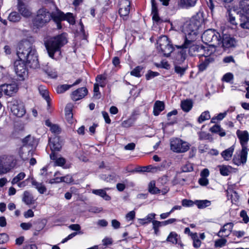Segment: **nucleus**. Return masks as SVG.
<instances>
[{
  "mask_svg": "<svg viewBox=\"0 0 249 249\" xmlns=\"http://www.w3.org/2000/svg\"><path fill=\"white\" fill-rule=\"evenodd\" d=\"M108 189V188H105V189H93L92 190V193L94 195L103 197L106 200H109L111 197L107 194L106 192V190Z\"/></svg>",
  "mask_w": 249,
  "mask_h": 249,
  "instance_id": "nucleus-29",
  "label": "nucleus"
},
{
  "mask_svg": "<svg viewBox=\"0 0 249 249\" xmlns=\"http://www.w3.org/2000/svg\"><path fill=\"white\" fill-rule=\"evenodd\" d=\"M247 150V147H244L242 148L241 151L239 153H236L232 160L234 164L239 166L246 162L248 155Z\"/></svg>",
  "mask_w": 249,
  "mask_h": 249,
  "instance_id": "nucleus-11",
  "label": "nucleus"
},
{
  "mask_svg": "<svg viewBox=\"0 0 249 249\" xmlns=\"http://www.w3.org/2000/svg\"><path fill=\"white\" fill-rule=\"evenodd\" d=\"M72 116H73V115H72L71 110H69L68 111H66V119L67 120L68 122L70 124H72L73 123Z\"/></svg>",
  "mask_w": 249,
  "mask_h": 249,
  "instance_id": "nucleus-56",
  "label": "nucleus"
},
{
  "mask_svg": "<svg viewBox=\"0 0 249 249\" xmlns=\"http://www.w3.org/2000/svg\"><path fill=\"white\" fill-rule=\"evenodd\" d=\"M181 107L182 110L188 112L192 107V103L190 100H184L181 102Z\"/></svg>",
  "mask_w": 249,
  "mask_h": 249,
  "instance_id": "nucleus-37",
  "label": "nucleus"
},
{
  "mask_svg": "<svg viewBox=\"0 0 249 249\" xmlns=\"http://www.w3.org/2000/svg\"><path fill=\"white\" fill-rule=\"evenodd\" d=\"M124 6H122L119 9V14L121 17H125L127 16L130 11L129 5L130 4V2L128 0H124L123 1Z\"/></svg>",
  "mask_w": 249,
  "mask_h": 249,
  "instance_id": "nucleus-25",
  "label": "nucleus"
},
{
  "mask_svg": "<svg viewBox=\"0 0 249 249\" xmlns=\"http://www.w3.org/2000/svg\"><path fill=\"white\" fill-rule=\"evenodd\" d=\"M8 107L13 115L18 117H22L26 113L24 104L20 100H13L9 103Z\"/></svg>",
  "mask_w": 249,
  "mask_h": 249,
  "instance_id": "nucleus-8",
  "label": "nucleus"
},
{
  "mask_svg": "<svg viewBox=\"0 0 249 249\" xmlns=\"http://www.w3.org/2000/svg\"><path fill=\"white\" fill-rule=\"evenodd\" d=\"M32 183L40 194H43L46 191V188L42 183L38 182L35 180L32 181Z\"/></svg>",
  "mask_w": 249,
  "mask_h": 249,
  "instance_id": "nucleus-34",
  "label": "nucleus"
},
{
  "mask_svg": "<svg viewBox=\"0 0 249 249\" xmlns=\"http://www.w3.org/2000/svg\"><path fill=\"white\" fill-rule=\"evenodd\" d=\"M234 150V147L233 145H232L229 148L222 151L221 153V156L223 158L224 160L226 161L230 160L231 158Z\"/></svg>",
  "mask_w": 249,
  "mask_h": 249,
  "instance_id": "nucleus-24",
  "label": "nucleus"
},
{
  "mask_svg": "<svg viewBox=\"0 0 249 249\" xmlns=\"http://www.w3.org/2000/svg\"><path fill=\"white\" fill-rule=\"evenodd\" d=\"M236 135L240 140L242 148L247 147V144L249 140V135L247 131L237 130Z\"/></svg>",
  "mask_w": 249,
  "mask_h": 249,
  "instance_id": "nucleus-20",
  "label": "nucleus"
},
{
  "mask_svg": "<svg viewBox=\"0 0 249 249\" xmlns=\"http://www.w3.org/2000/svg\"><path fill=\"white\" fill-rule=\"evenodd\" d=\"M239 6L244 13L249 14V0H242Z\"/></svg>",
  "mask_w": 249,
  "mask_h": 249,
  "instance_id": "nucleus-35",
  "label": "nucleus"
},
{
  "mask_svg": "<svg viewBox=\"0 0 249 249\" xmlns=\"http://www.w3.org/2000/svg\"><path fill=\"white\" fill-rule=\"evenodd\" d=\"M25 177V174L24 172H20L15 178H14L11 181L12 184H17L20 180H22Z\"/></svg>",
  "mask_w": 249,
  "mask_h": 249,
  "instance_id": "nucleus-44",
  "label": "nucleus"
},
{
  "mask_svg": "<svg viewBox=\"0 0 249 249\" xmlns=\"http://www.w3.org/2000/svg\"><path fill=\"white\" fill-rule=\"evenodd\" d=\"M45 124L50 127V130L52 133L58 134L61 132V128L58 125L52 124L49 120L46 121Z\"/></svg>",
  "mask_w": 249,
  "mask_h": 249,
  "instance_id": "nucleus-33",
  "label": "nucleus"
},
{
  "mask_svg": "<svg viewBox=\"0 0 249 249\" xmlns=\"http://www.w3.org/2000/svg\"><path fill=\"white\" fill-rule=\"evenodd\" d=\"M156 214L154 213H151L148 214L145 218L140 219V220H147V222H144V223H148L151 222H152V220L155 217Z\"/></svg>",
  "mask_w": 249,
  "mask_h": 249,
  "instance_id": "nucleus-51",
  "label": "nucleus"
},
{
  "mask_svg": "<svg viewBox=\"0 0 249 249\" xmlns=\"http://www.w3.org/2000/svg\"><path fill=\"white\" fill-rule=\"evenodd\" d=\"M107 77L105 75H98L96 78V81L98 83L97 85H99V86L101 87H104L106 85Z\"/></svg>",
  "mask_w": 249,
  "mask_h": 249,
  "instance_id": "nucleus-38",
  "label": "nucleus"
},
{
  "mask_svg": "<svg viewBox=\"0 0 249 249\" xmlns=\"http://www.w3.org/2000/svg\"><path fill=\"white\" fill-rule=\"evenodd\" d=\"M240 26L243 28L249 30V18L243 17Z\"/></svg>",
  "mask_w": 249,
  "mask_h": 249,
  "instance_id": "nucleus-46",
  "label": "nucleus"
},
{
  "mask_svg": "<svg viewBox=\"0 0 249 249\" xmlns=\"http://www.w3.org/2000/svg\"><path fill=\"white\" fill-rule=\"evenodd\" d=\"M159 73L158 72H154L149 71L148 73L146 74V78L147 80H149L152 78H154L157 76H158Z\"/></svg>",
  "mask_w": 249,
  "mask_h": 249,
  "instance_id": "nucleus-57",
  "label": "nucleus"
},
{
  "mask_svg": "<svg viewBox=\"0 0 249 249\" xmlns=\"http://www.w3.org/2000/svg\"><path fill=\"white\" fill-rule=\"evenodd\" d=\"M51 160L55 161V164L57 166H63L66 162L64 158L60 157L57 158L54 153H52L50 155Z\"/></svg>",
  "mask_w": 249,
  "mask_h": 249,
  "instance_id": "nucleus-31",
  "label": "nucleus"
},
{
  "mask_svg": "<svg viewBox=\"0 0 249 249\" xmlns=\"http://www.w3.org/2000/svg\"><path fill=\"white\" fill-rule=\"evenodd\" d=\"M175 71L176 72L179 74L181 76L184 74L185 71V69L180 66H176L175 68Z\"/></svg>",
  "mask_w": 249,
  "mask_h": 249,
  "instance_id": "nucleus-59",
  "label": "nucleus"
},
{
  "mask_svg": "<svg viewBox=\"0 0 249 249\" xmlns=\"http://www.w3.org/2000/svg\"><path fill=\"white\" fill-rule=\"evenodd\" d=\"M17 55L19 59L25 61L31 68L36 69L38 66V61L35 48L28 40L19 43L17 50Z\"/></svg>",
  "mask_w": 249,
  "mask_h": 249,
  "instance_id": "nucleus-1",
  "label": "nucleus"
},
{
  "mask_svg": "<svg viewBox=\"0 0 249 249\" xmlns=\"http://www.w3.org/2000/svg\"><path fill=\"white\" fill-rule=\"evenodd\" d=\"M25 61L21 60H17L15 62V71L17 75L19 77L20 80L24 79L27 75V70L25 64Z\"/></svg>",
  "mask_w": 249,
  "mask_h": 249,
  "instance_id": "nucleus-10",
  "label": "nucleus"
},
{
  "mask_svg": "<svg viewBox=\"0 0 249 249\" xmlns=\"http://www.w3.org/2000/svg\"><path fill=\"white\" fill-rule=\"evenodd\" d=\"M171 149L177 153H183L189 148V144L180 139H173L170 142Z\"/></svg>",
  "mask_w": 249,
  "mask_h": 249,
  "instance_id": "nucleus-9",
  "label": "nucleus"
},
{
  "mask_svg": "<svg viewBox=\"0 0 249 249\" xmlns=\"http://www.w3.org/2000/svg\"><path fill=\"white\" fill-rule=\"evenodd\" d=\"M182 171L183 172H188L193 171V168L192 164L190 163H186L181 168Z\"/></svg>",
  "mask_w": 249,
  "mask_h": 249,
  "instance_id": "nucleus-54",
  "label": "nucleus"
},
{
  "mask_svg": "<svg viewBox=\"0 0 249 249\" xmlns=\"http://www.w3.org/2000/svg\"><path fill=\"white\" fill-rule=\"evenodd\" d=\"M49 144L52 151V153H54L55 151H60L62 147L60 138L58 136H55L53 138H50L49 140Z\"/></svg>",
  "mask_w": 249,
  "mask_h": 249,
  "instance_id": "nucleus-17",
  "label": "nucleus"
},
{
  "mask_svg": "<svg viewBox=\"0 0 249 249\" xmlns=\"http://www.w3.org/2000/svg\"><path fill=\"white\" fill-rule=\"evenodd\" d=\"M68 21L70 24H73L75 23V20L72 14L71 13H67L64 14V20Z\"/></svg>",
  "mask_w": 249,
  "mask_h": 249,
  "instance_id": "nucleus-47",
  "label": "nucleus"
},
{
  "mask_svg": "<svg viewBox=\"0 0 249 249\" xmlns=\"http://www.w3.org/2000/svg\"><path fill=\"white\" fill-rule=\"evenodd\" d=\"M196 39L193 35L191 37L188 36V39H185L183 44L177 46V47L178 49H188V53L190 55H197L199 45L195 44Z\"/></svg>",
  "mask_w": 249,
  "mask_h": 249,
  "instance_id": "nucleus-7",
  "label": "nucleus"
},
{
  "mask_svg": "<svg viewBox=\"0 0 249 249\" xmlns=\"http://www.w3.org/2000/svg\"><path fill=\"white\" fill-rule=\"evenodd\" d=\"M67 42L66 34L64 33L49 39L45 43V47L49 56L53 58L54 53L59 51L60 48Z\"/></svg>",
  "mask_w": 249,
  "mask_h": 249,
  "instance_id": "nucleus-2",
  "label": "nucleus"
},
{
  "mask_svg": "<svg viewBox=\"0 0 249 249\" xmlns=\"http://www.w3.org/2000/svg\"><path fill=\"white\" fill-rule=\"evenodd\" d=\"M195 203L199 209H204L211 205V201L207 200H196Z\"/></svg>",
  "mask_w": 249,
  "mask_h": 249,
  "instance_id": "nucleus-36",
  "label": "nucleus"
},
{
  "mask_svg": "<svg viewBox=\"0 0 249 249\" xmlns=\"http://www.w3.org/2000/svg\"><path fill=\"white\" fill-rule=\"evenodd\" d=\"M20 18V16L16 12H12L8 17L9 20L14 22L19 21Z\"/></svg>",
  "mask_w": 249,
  "mask_h": 249,
  "instance_id": "nucleus-42",
  "label": "nucleus"
},
{
  "mask_svg": "<svg viewBox=\"0 0 249 249\" xmlns=\"http://www.w3.org/2000/svg\"><path fill=\"white\" fill-rule=\"evenodd\" d=\"M199 137L200 140H208L210 138V135L205 132L201 131L199 133Z\"/></svg>",
  "mask_w": 249,
  "mask_h": 249,
  "instance_id": "nucleus-60",
  "label": "nucleus"
},
{
  "mask_svg": "<svg viewBox=\"0 0 249 249\" xmlns=\"http://www.w3.org/2000/svg\"><path fill=\"white\" fill-rule=\"evenodd\" d=\"M198 182L202 186H206L208 184L209 181L207 178L201 177L198 180Z\"/></svg>",
  "mask_w": 249,
  "mask_h": 249,
  "instance_id": "nucleus-62",
  "label": "nucleus"
},
{
  "mask_svg": "<svg viewBox=\"0 0 249 249\" xmlns=\"http://www.w3.org/2000/svg\"><path fill=\"white\" fill-rule=\"evenodd\" d=\"M51 20V13L47 9L42 7L37 11L36 17L32 20V23L34 28L38 29L45 26Z\"/></svg>",
  "mask_w": 249,
  "mask_h": 249,
  "instance_id": "nucleus-4",
  "label": "nucleus"
},
{
  "mask_svg": "<svg viewBox=\"0 0 249 249\" xmlns=\"http://www.w3.org/2000/svg\"><path fill=\"white\" fill-rule=\"evenodd\" d=\"M240 215L243 218L244 223H248L249 222V217L245 210L241 211Z\"/></svg>",
  "mask_w": 249,
  "mask_h": 249,
  "instance_id": "nucleus-55",
  "label": "nucleus"
},
{
  "mask_svg": "<svg viewBox=\"0 0 249 249\" xmlns=\"http://www.w3.org/2000/svg\"><path fill=\"white\" fill-rule=\"evenodd\" d=\"M215 51V45L214 44H210L209 46H199L197 55L202 58L207 55L213 54Z\"/></svg>",
  "mask_w": 249,
  "mask_h": 249,
  "instance_id": "nucleus-13",
  "label": "nucleus"
},
{
  "mask_svg": "<svg viewBox=\"0 0 249 249\" xmlns=\"http://www.w3.org/2000/svg\"><path fill=\"white\" fill-rule=\"evenodd\" d=\"M33 153V151L27 146H23L19 151V156L23 160H28L32 157Z\"/></svg>",
  "mask_w": 249,
  "mask_h": 249,
  "instance_id": "nucleus-22",
  "label": "nucleus"
},
{
  "mask_svg": "<svg viewBox=\"0 0 249 249\" xmlns=\"http://www.w3.org/2000/svg\"><path fill=\"white\" fill-rule=\"evenodd\" d=\"M164 109V104L162 101H157L154 104L153 108V113L155 116L159 115L160 112Z\"/></svg>",
  "mask_w": 249,
  "mask_h": 249,
  "instance_id": "nucleus-26",
  "label": "nucleus"
},
{
  "mask_svg": "<svg viewBox=\"0 0 249 249\" xmlns=\"http://www.w3.org/2000/svg\"><path fill=\"white\" fill-rule=\"evenodd\" d=\"M149 192L152 194H155L160 193V190L155 186V182L154 181H151L148 185Z\"/></svg>",
  "mask_w": 249,
  "mask_h": 249,
  "instance_id": "nucleus-39",
  "label": "nucleus"
},
{
  "mask_svg": "<svg viewBox=\"0 0 249 249\" xmlns=\"http://www.w3.org/2000/svg\"><path fill=\"white\" fill-rule=\"evenodd\" d=\"M51 19H52L57 24V28H61V21L64 20V13L59 10L51 13Z\"/></svg>",
  "mask_w": 249,
  "mask_h": 249,
  "instance_id": "nucleus-18",
  "label": "nucleus"
},
{
  "mask_svg": "<svg viewBox=\"0 0 249 249\" xmlns=\"http://www.w3.org/2000/svg\"><path fill=\"white\" fill-rule=\"evenodd\" d=\"M18 10L21 15L25 18H29L32 15V11L30 7L25 3L18 1Z\"/></svg>",
  "mask_w": 249,
  "mask_h": 249,
  "instance_id": "nucleus-16",
  "label": "nucleus"
},
{
  "mask_svg": "<svg viewBox=\"0 0 249 249\" xmlns=\"http://www.w3.org/2000/svg\"><path fill=\"white\" fill-rule=\"evenodd\" d=\"M102 242L104 246H107L112 244V239L111 238L106 237L103 239Z\"/></svg>",
  "mask_w": 249,
  "mask_h": 249,
  "instance_id": "nucleus-63",
  "label": "nucleus"
},
{
  "mask_svg": "<svg viewBox=\"0 0 249 249\" xmlns=\"http://www.w3.org/2000/svg\"><path fill=\"white\" fill-rule=\"evenodd\" d=\"M152 4V19L156 22H159L160 20V18L158 15V11L156 3L155 0H151Z\"/></svg>",
  "mask_w": 249,
  "mask_h": 249,
  "instance_id": "nucleus-28",
  "label": "nucleus"
},
{
  "mask_svg": "<svg viewBox=\"0 0 249 249\" xmlns=\"http://www.w3.org/2000/svg\"><path fill=\"white\" fill-rule=\"evenodd\" d=\"M220 174L224 176L230 175L233 170V168L230 165H221L219 166Z\"/></svg>",
  "mask_w": 249,
  "mask_h": 249,
  "instance_id": "nucleus-30",
  "label": "nucleus"
},
{
  "mask_svg": "<svg viewBox=\"0 0 249 249\" xmlns=\"http://www.w3.org/2000/svg\"><path fill=\"white\" fill-rule=\"evenodd\" d=\"M227 12L228 13L229 21L231 22V23L233 25H236L237 23L235 21V18L233 16V14L236 13L235 10H232L231 9H230L228 8L227 9Z\"/></svg>",
  "mask_w": 249,
  "mask_h": 249,
  "instance_id": "nucleus-41",
  "label": "nucleus"
},
{
  "mask_svg": "<svg viewBox=\"0 0 249 249\" xmlns=\"http://www.w3.org/2000/svg\"><path fill=\"white\" fill-rule=\"evenodd\" d=\"M233 79V75L231 72H228L224 75L222 81L226 82H230Z\"/></svg>",
  "mask_w": 249,
  "mask_h": 249,
  "instance_id": "nucleus-49",
  "label": "nucleus"
},
{
  "mask_svg": "<svg viewBox=\"0 0 249 249\" xmlns=\"http://www.w3.org/2000/svg\"><path fill=\"white\" fill-rule=\"evenodd\" d=\"M197 0H180L178 2V6L182 8H188L194 6Z\"/></svg>",
  "mask_w": 249,
  "mask_h": 249,
  "instance_id": "nucleus-27",
  "label": "nucleus"
},
{
  "mask_svg": "<svg viewBox=\"0 0 249 249\" xmlns=\"http://www.w3.org/2000/svg\"><path fill=\"white\" fill-rule=\"evenodd\" d=\"M33 141V138L30 136H28L23 140V143L24 145L23 146H31L32 145V142Z\"/></svg>",
  "mask_w": 249,
  "mask_h": 249,
  "instance_id": "nucleus-52",
  "label": "nucleus"
},
{
  "mask_svg": "<svg viewBox=\"0 0 249 249\" xmlns=\"http://www.w3.org/2000/svg\"><path fill=\"white\" fill-rule=\"evenodd\" d=\"M178 234L175 232H171L167 238L166 241L172 243L173 244H177L178 242Z\"/></svg>",
  "mask_w": 249,
  "mask_h": 249,
  "instance_id": "nucleus-43",
  "label": "nucleus"
},
{
  "mask_svg": "<svg viewBox=\"0 0 249 249\" xmlns=\"http://www.w3.org/2000/svg\"><path fill=\"white\" fill-rule=\"evenodd\" d=\"M16 164V160L12 155L0 156V175L6 174Z\"/></svg>",
  "mask_w": 249,
  "mask_h": 249,
  "instance_id": "nucleus-5",
  "label": "nucleus"
},
{
  "mask_svg": "<svg viewBox=\"0 0 249 249\" xmlns=\"http://www.w3.org/2000/svg\"><path fill=\"white\" fill-rule=\"evenodd\" d=\"M192 238L193 239L194 242H193V246L195 248H199L201 245V241L198 238L197 235L196 233L193 234Z\"/></svg>",
  "mask_w": 249,
  "mask_h": 249,
  "instance_id": "nucleus-48",
  "label": "nucleus"
},
{
  "mask_svg": "<svg viewBox=\"0 0 249 249\" xmlns=\"http://www.w3.org/2000/svg\"><path fill=\"white\" fill-rule=\"evenodd\" d=\"M1 92L8 96H12L13 94L16 92L18 90L17 86L16 84H4L0 87Z\"/></svg>",
  "mask_w": 249,
  "mask_h": 249,
  "instance_id": "nucleus-19",
  "label": "nucleus"
},
{
  "mask_svg": "<svg viewBox=\"0 0 249 249\" xmlns=\"http://www.w3.org/2000/svg\"><path fill=\"white\" fill-rule=\"evenodd\" d=\"M217 55L215 54H213L208 56H206L202 58H200V63L198 65L199 71H203L205 70L208 66L213 63L215 59L216 58Z\"/></svg>",
  "mask_w": 249,
  "mask_h": 249,
  "instance_id": "nucleus-12",
  "label": "nucleus"
},
{
  "mask_svg": "<svg viewBox=\"0 0 249 249\" xmlns=\"http://www.w3.org/2000/svg\"><path fill=\"white\" fill-rule=\"evenodd\" d=\"M237 45V40L233 37L225 35L222 39V47L225 49L234 48Z\"/></svg>",
  "mask_w": 249,
  "mask_h": 249,
  "instance_id": "nucleus-14",
  "label": "nucleus"
},
{
  "mask_svg": "<svg viewBox=\"0 0 249 249\" xmlns=\"http://www.w3.org/2000/svg\"><path fill=\"white\" fill-rule=\"evenodd\" d=\"M210 118L211 116L210 115L209 112L206 111L201 113L200 116L198 118L197 121L199 123H202L204 121L210 119Z\"/></svg>",
  "mask_w": 249,
  "mask_h": 249,
  "instance_id": "nucleus-40",
  "label": "nucleus"
},
{
  "mask_svg": "<svg viewBox=\"0 0 249 249\" xmlns=\"http://www.w3.org/2000/svg\"><path fill=\"white\" fill-rule=\"evenodd\" d=\"M135 216V212L134 211L129 212L125 215V218L127 221L133 220Z\"/></svg>",
  "mask_w": 249,
  "mask_h": 249,
  "instance_id": "nucleus-61",
  "label": "nucleus"
},
{
  "mask_svg": "<svg viewBox=\"0 0 249 249\" xmlns=\"http://www.w3.org/2000/svg\"><path fill=\"white\" fill-rule=\"evenodd\" d=\"M203 22V19L198 16L193 17L185 25V39H188V36L191 37L193 35L195 36V38H197L196 36L199 34V30L202 28Z\"/></svg>",
  "mask_w": 249,
  "mask_h": 249,
  "instance_id": "nucleus-3",
  "label": "nucleus"
},
{
  "mask_svg": "<svg viewBox=\"0 0 249 249\" xmlns=\"http://www.w3.org/2000/svg\"><path fill=\"white\" fill-rule=\"evenodd\" d=\"M202 41L206 43H209L214 41H218V38L214 33V31L212 29L205 31L201 36Z\"/></svg>",
  "mask_w": 249,
  "mask_h": 249,
  "instance_id": "nucleus-15",
  "label": "nucleus"
},
{
  "mask_svg": "<svg viewBox=\"0 0 249 249\" xmlns=\"http://www.w3.org/2000/svg\"><path fill=\"white\" fill-rule=\"evenodd\" d=\"M46 72L47 73L48 75L50 76L51 78H55L57 76V72L55 71L47 69V70H46Z\"/></svg>",
  "mask_w": 249,
  "mask_h": 249,
  "instance_id": "nucleus-58",
  "label": "nucleus"
},
{
  "mask_svg": "<svg viewBox=\"0 0 249 249\" xmlns=\"http://www.w3.org/2000/svg\"><path fill=\"white\" fill-rule=\"evenodd\" d=\"M233 227L232 223H228L225 224L219 231V236L227 237L231 233Z\"/></svg>",
  "mask_w": 249,
  "mask_h": 249,
  "instance_id": "nucleus-23",
  "label": "nucleus"
},
{
  "mask_svg": "<svg viewBox=\"0 0 249 249\" xmlns=\"http://www.w3.org/2000/svg\"><path fill=\"white\" fill-rule=\"evenodd\" d=\"M32 227L31 223H22L20 224V227L24 230H29Z\"/></svg>",
  "mask_w": 249,
  "mask_h": 249,
  "instance_id": "nucleus-64",
  "label": "nucleus"
},
{
  "mask_svg": "<svg viewBox=\"0 0 249 249\" xmlns=\"http://www.w3.org/2000/svg\"><path fill=\"white\" fill-rule=\"evenodd\" d=\"M72 87V85H62L58 86L56 89V91L58 93H62L69 89L70 88Z\"/></svg>",
  "mask_w": 249,
  "mask_h": 249,
  "instance_id": "nucleus-45",
  "label": "nucleus"
},
{
  "mask_svg": "<svg viewBox=\"0 0 249 249\" xmlns=\"http://www.w3.org/2000/svg\"><path fill=\"white\" fill-rule=\"evenodd\" d=\"M181 202L182 206L184 207H191L195 204V202L186 199H183Z\"/></svg>",
  "mask_w": 249,
  "mask_h": 249,
  "instance_id": "nucleus-53",
  "label": "nucleus"
},
{
  "mask_svg": "<svg viewBox=\"0 0 249 249\" xmlns=\"http://www.w3.org/2000/svg\"><path fill=\"white\" fill-rule=\"evenodd\" d=\"M87 93L88 90L86 88H81L72 93L71 98L74 101H77L84 97Z\"/></svg>",
  "mask_w": 249,
  "mask_h": 249,
  "instance_id": "nucleus-21",
  "label": "nucleus"
},
{
  "mask_svg": "<svg viewBox=\"0 0 249 249\" xmlns=\"http://www.w3.org/2000/svg\"><path fill=\"white\" fill-rule=\"evenodd\" d=\"M157 44L158 49L166 57L169 56L174 49L167 36H165L160 37L157 41Z\"/></svg>",
  "mask_w": 249,
  "mask_h": 249,
  "instance_id": "nucleus-6",
  "label": "nucleus"
},
{
  "mask_svg": "<svg viewBox=\"0 0 249 249\" xmlns=\"http://www.w3.org/2000/svg\"><path fill=\"white\" fill-rule=\"evenodd\" d=\"M40 94L42 97L46 100L48 103V106H49L50 97L49 96L48 91L46 89H39Z\"/></svg>",
  "mask_w": 249,
  "mask_h": 249,
  "instance_id": "nucleus-50",
  "label": "nucleus"
},
{
  "mask_svg": "<svg viewBox=\"0 0 249 249\" xmlns=\"http://www.w3.org/2000/svg\"><path fill=\"white\" fill-rule=\"evenodd\" d=\"M22 201L27 205L34 203V199L32 195L28 191H25L23 193Z\"/></svg>",
  "mask_w": 249,
  "mask_h": 249,
  "instance_id": "nucleus-32",
  "label": "nucleus"
}]
</instances>
